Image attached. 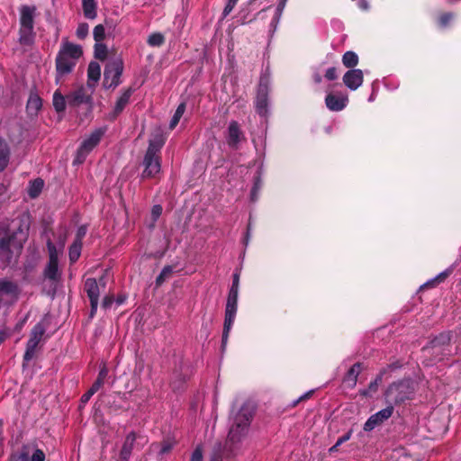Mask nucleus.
Segmentation results:
<instances>
[{"mask_svg": "<svg viewBox=\"0 0 461 461\" xmlns=\"http://www.w3.org/2000/svg\"><path fill=\"white\" fill-rule=\"evenodd\" d=\"M236 5L237 3L227 0V4L222 12V19L226 18L231 13Z\"/></svg>", "mask_w": 461, "mask_h": 461, "instance_id": "obj_52", "label": "nucleus"}, {"mask_svg": "<svg viewBox=\"0 0 461 461\" xmlns=\"http://www.w3.org/2000/svg\"><path fill=\"white\" fill-rule=\"evenodd\" d=\"M190 461H203V452L199 447L194 450Z\"/></svg>", "mask_w": 461, "mask_h": 461, "instance_id": "obj_57", "label": "nucleus"}, {"mask_svg": "<svg viewBox=\"0 0 461 461\" xmlns=\"http://www.w3.org/2000/svg\"><path fill=\"white\" fill-rule=\"evenodd\" d=\"M135 89L131 86L123 90L122 94L117 99L113 112L110 113V119L115 120L124 110L130 102L131 96L134 93Z\"/></svg>", "mask_w": 461, "mask_h": 461, "instance_id": "obj_17", "label": "nucleus"}, {"mask_svg": "<svg viewBox=\"0 0 461 461\" xmlns=\"http://www.w3.org/2000/svg\"><path fill=\"white\" fill-rule=\"evenodd\" d=\"M68 99L61 95L59 91H56L53 95V106L58 113H62L66 109V104Z\"/></svg>", "mask_w": 461, "mask_h": 461, "instance_id": "obj_35", "label": "nucleus"}, {"mask_svg": "<svg viewBox=\"0 0 461 461\" xmlns=\"http://www.w3.org/2000/svg\"><path fill=\"white\" fill-rule=\"evenodd\" d=\"M254 406L249 402H245L234 416V421L228 433V441L235 443L240 440L245 435L252 417L254 415Z\"/></svg>", "mask_w": 461, "mask_h": 461, "instance_id": "obj_3", "label": "nucleus"}, {"mask_svg": "<svg viewBox=\"0 0 461 461\" xmlns=\"http://www.w3.org/2000/svg\"><path fill=\"white\" fill-rule=\"evenodd\" d=\"M144 439V443L147 442V439L140 435H138L134 431H131L125 438L124 442L122 446V448L119 453V458L117 461H129L136 440Z\"/></svg>", "mask_w": 461, "mask_h": 461, "instance_id": "obj_14", "label": "nucleus"}, {"mask_svg": "<svg viewBox=\"0 0 461 461\" xmlns=\"http://www.w3.org/2000/svg\"><path fill=\"white\" fill-rule=\"evenodd\" d=\"M163 145H164V140L162 139L151 140L149 142V147H148L146 152L151 151L152 155L154 157H159L158 154H159L160 149H162Z\"/></svg>", "mask_w": 461, "mask_h": 461, "instance_id": "obj_37", "label": "nucleus"}, {"mask_svg": "<svg viewBox=\"0 0 461 461\" xmlns=\"http://www.w3.org/2000/svg\"><path fill=\"white\" fill-rule=\"evenodd\" d=\"M89 26L86 23L78 24L76 35L79 40H84L88 35Z\"/></svg>", "mask_w": 461, "mask_h": 461, "instance_id": "obj_45", "label": "nucleus"}, {"mask_svg": "<svg viewBox=\"0 0 461 461\" xmlns=\"http://www.w3.org/2000/svg\"><path fill=\"white\" fill-rule=\"evenodd\" d=\"M185 376H182L181 375H178L177 377H176L172 382H171V386L173 388V390H179L182 386V384L185 383Z\"/></svg>", "mask_w": 461, "mask_h": 461, "instance_id": "obj_51", "label": "nucleus"}, {"mask_svg": "<svg viewBox=\"0 0 461 461\" xmlns=\"http://www.w3.org/2000/svg\"><path fill=\"white\" fill-rule=\"evenodd\" d=\"M268 95H269V86L267 82L263 79H260V82L258 86L257 95L255 97V108L256 112L260 116H266L267 113V106H268Z\"/></svg>", "mask_w": 461, "mask_h": 461, "instance_id": "obj_11", "label": "nucleus"}, {"mask_svg": "<svg viewBox=\"0 0 461 461\" xmlns=\"http://www.w3.org/2000/svg\"><path fill=\"white\" fill-rule=\"evenodd\" d=\"M147 42L149 46L160 47L165 42V37L160 32H154L149 36Z\"/></svg>", "mask_w": 461, "mask_h": 461, "instance_id": "obj_40", "label": "nucleus"}, {"mask_svg": "<svg viewBox=\"0 0 461 461\" xmlns=\"http://www.w3.org/2000/svg\"><path fill=\"white\" fill-rule=\"evenodd\" d=\"M342 63L346 68L353 69L358 63V56L354 51H347L342 56Z\"/></svg>", "mask_w": 461, "mask_h": 461, "instance_id": "obj_32", "label": "nucleus"}, {"mask_svg": "<svg viewBox=\"0 0 461 461\" xmlns=\"http://www.w3.org/2000/svg\"><path fill=\"white\" fill-rule=\"evenodd\" d=\"M386 368L381 369L379 374L375 376V378L369 383L368 388L361 391L360 394L366 397L371 396V394L374 393H376L379 385L383 382L384 375L386 374Z\"/></svg>", "mask_w": 461, "mask_h": 461, "instance_id": "obj_25", "label": "nucleus"}, {"mask_svg": "<svg viewBox=\"0 0 461 461\" xmlns=\"http://www.w3.org/2000/svg\"><path fill=\"white\" fill-rule=\"evenodd\" d=\"M103 135L104 131L101 129L95 130L87 139L82 141L80 146L90 153L98 145Z\"/></svg>", "mask_w": 461, "mask_h": 461, "instance_id": "obj_22", "label": "nucleus"}, {"mask_svg": "<svg viewBox=\"0 0 461 461\" xmlns=\"http://www.w3.org/2000/svg\"><path fill=\"white\" fill-rule=\"evenodd\" d=\"M88 154H89L88 151H86L81 146H79L77 150V155H76V158L74 159L73 164H82V163H84V161L86 160V158Z\"/></svg>", "mask_w": 461, "mask_h": 461, "instance_id": "obj_46", "label": "nucleus"}, {"mask_svg": "<svg viewBox=\"0 0 461 461\" xmlns=\"http://www.w3.org/2000/svg\"><path fill=\"white\" fill-rule=\"evenodd\" d=\"M453 339V331L447 330L440 332L433 337L429 343L422 348L425 356L431 357L432 361L438 362L448 359L452 355L451 340Z\"/></svg>", "mask_w": 461, "mask_h": 461, "instance_id": "obj_2", "label": "nucleus"}, {"mask_svg": "<svg viewBox=\"0 0 461 461\" xmlns=\"http://www.w3.org/2000/svg\"><path fill=\"white\" fill-rule=\"evenodd\" d=\"M351 435H352V431L349 430L343 436L339 437L337 440V446H340L343 443H345L346 441L349 440V438H351Z\"/></svg>", "mask_w": 461, "mask_h": 461, "instance_id": "obj_60", "label": "nucleus"}, {"mask_svg": "<svg viewBox=\"0 0 461 461\" xmlns=\"http://www.w3.org/2000/svg\"><path fill=\"white\" fill-rule=\"evenodd\" d=\"M10 461H29V453L25 450L22 452L13 455L10 458Z\"/></svg>", "mask_w": 461, "mask_h": 461, "instance_id": "obj_50", "label": "nucleus"}, {"mask_svg": "<svg viewBox=\"0 0 461 461\" xmlns=\"http://www.w3.org/2000/svg\"><path fill=\"white\" fill-rule=\"evenodd\" d=\"M48 328V322L45 319L36 323L31 332L30 338L26 343V349L23 358V366L27 365L35 356L39 343L42 339Z\"/></svg>", "mask_w": 461, "mask_h": 461, "instance_id": "obj_6", "label": "nucleus"}, {"mask_svg": "<svg viewBox=\"0 0 461 461\" xmlns=\"http://www.w3.org/2000/svg\"><path fill=\"white\" fill-rule=\"evenodd\" d=\"M393 410V406L387 405L384 409L371 415L365 422L363 429L366 432H369L373 430L375 427L380 426L385 420L392 417Z\"/></svg>", "mask_w": 461, "mask_h": 461, "instance_id": "obj_13", "label": "nucleus"}, {"mask_svg": "<svg viewBox=\"0 0 461 461\" xmlns=\"http://www.w3.org/2000/svg\"><path fill=\"white\" fill-rule=\"evenodd\" d=\"M348 103V97L342 93H329L325 97V104L330 111L340 112Z\"/></svg>", "mask_w": 461, "mask_h": 461, "instance_id": "obj_15", "label": "nucleus"}, {"mask_svg": "<svg viewBox=\"0 0 461 461\" xmlns=\"http://www.w3.org/2000/svg\"><path fill=\"white\" fill-rule=\"evenodd\" d=\"M26 240V234L21 228L17 231L6 232L0 237V251L14 249L21 251Z\"/></svg>", "mask_w": 461, "mask_h": 461, "instance_id": "obj_8", "label": "nucleus"}, {"mask_svg": "<svg viewBox=\"0 0 461 461\" xmlns=\"http://www.w3.org/2000/svg\"><path fill=\"white\" fill-rule=\"evenodd\" d=\"M47 248L49 252V261L44 268L43 275L46 279L58 281L61 276L59 271V252L50 239L47 240Z\"/></svg>", "mask_w": 461, "mask_h": 461, "instance_id": "obj_7", "label": "nucleus"}, {"mask_svg": "<svg viewBox=\"0 0 461 461\" xmlns=\"http://www.w3.org/2000/svg\"><path fill=\"white\" fill-rule=\"evenodd\" d=\"M123 72V60L120 56L111 57L104 71L103 86L104 88L114 89L121 84V77Z\"/></svg>", "mask_w": 461, "mask_h": 461, "instance_id": "obj_5", "label": "nucleus"}, {"mask_svg": "<svg viewBox=\"0 0 461 461\" xmlns=\"http://www.w3.org/2000/svg\"><path fill=\"white\" fill-rule=\"evenodd\" d=\"M114 302V296L113 294H109L107 295H105L102 301V303H101V306L102 308H104V310H107L109 308H111V306L113 305Z\"/></svg>", "mask_w": 461, "mask_h": 461, "instance_id": "obj_49", "label": "nucleus"}, {"mask_svg": "<svg viewBox=\"0 0 461 461\" xmlns=\"http://www.w3.org/2000/svg\"><path fill=\"white\" fill-rule=\"evenodd\" d=\"M14 258V251L12 249L0 251V260L6 265H10Z\"/></svg>", "mask_w": 461, "mask_h": 461, "instance_id": "obj_47", "label": "nucleus"}, {"mask_svg": "<svg viewBox=\"0 0 461 461\" xmlns=\"http://www.w3.org/2000/svg\"><path fill=\"white\" fill-rule=\"evenodd\" d=\"M85 234H86V229L84 227H80L77 233V239L76 241H81V239L85 236Z\"/></svg>", "mask_w": 461, "mask_h": 461, "instance_id": "obj_64", "label": "nucleus"}, {"mask_svg": "<svg viewBox=\"0 0 461 461\" xmlns=\"http://www.w3.org/2000/svg\"><path fill=\"white\" fill-rule=\"evenodd\" d=\"M94 40L95 42H102L105 38V29L103 24H97L93 32Z\"/></svg>", "mask_w": 461, "mask_h": 461, "instance_id": "obj_42", "label": "nucleus"}, {"mask_svg": "<svg viewBox=\"0 0 461 461\" xmlns=\"http://www.w3.org/2000/svg\"><path fill=\"white\" fill-rule=\"evenodd\" d=\"M176 445V441L172 438H167L158 444H154L155 447H158V456L161 460L164 456L168 455L174 447Z\"/></svg>", "mask_w": 461, "mask_h": 461, "instance_id": "obj_26", "label": "nucleus"}, {"mask_svg": "<svg viewBox=\"0 0 461 461\" xmlns=\"http://www.w3.org/2000/svg\"><path fill=\"white\" fill-rule=\"evenodd\" d=\"M142 165L144 166V170L141 173V178H153L160 172L161 158L154 157L151 151L146 152Z\"/></svg>", "mask_w": 461, "mask_h": 461, "instance_id": "obj_12", "label": "nucleus"}, {"mask_svg": "<svg viewBox=\"0 0 461 461\" xmlns=\"http://www.w3.org/2000/svg\"><path fill=\"white\" fill-rule=\"evenodd\" d=\"M240 285V274L234 273L232 276V284L230 290L239 291Z\"/></svg>", "mask_w": 461, "mask_h": 461, "instance_id": "obj_58", "label": "nucleus"}, {"mask_svg": "<svg viewBox=\"0 0 461 461\" xmlns=\"http://www.w3.org/2000/svg\"><path fill=\"white\" fill-rule=\"evenodd\" d=\"M82 9L86 19L94 20L97 16V4L95 0H82Z\"/></svg>", "mask_w": 461, "mask_h": 461, "instance_id": "obj_28", "label": "nucleus"}, {"mask_svg": "<svg viewBox=\"0 0 461 461\" xmlns=\"http://www.w3.org/2000/svg\"><path fill=\"white\" fill-rule=\"evenodd\" d=\"M11 149L7 141L0 137V172H3L9 164Z\"/></svg>", "mask_w": 461, "mask_h": 461, "instance_id": "obj_23", "label": "nucleus"}, {"mask_svg": "<svg viewBox=\"0 0 461 461\" xmlns=\"http://www.w3.org/2000/svg\"><path fill=\"white\" fill-rule=\"evenodd\" d=\"M44 185V182L41 178H36L30 182L28 188V194L31 198H36L40 195Z\"/></svg>", "mask_w": 461, "mask_h": 461, "instance_id": "obj_30", "label": "nucleus"}, {"mask_svg": "<svg viewBox=\"0 0 461 461\" xmlns=\"http://www.w3.org/2000/svg\"><path fill=\"white\" fill-rule=\"evenodd\" d=\"M94 50H95V58L101 60V61H104L107 59V47L105 44L102 43V42H95V47H94Z\"/></svg>", "mask_w": 461, "mask_h": 461, "instance_id": "obj_39", "label": "nucleus"}, {"mask_svg": "<svg viewBox=\"0 0 461 461\" xmlns=\"http://www.w3.org/2000/svg\"><path fill=\"white\" fill-rule=\"evenodd\" d=\"M0 290L7 294H16L18 286L12 281L3 280L0 281Z\"/></svg>", "mask_w": 461, "mask_h": 461, "instance_id": "obj_41", "label": "nucleus"}, {"mask_svg": "<svg viewBox=\"0 0 461 461\" xmlns=\"http://www.w3.org/2000/svg\"><path fill=\"white\" fill-rule=\"evenodd\" d=\"M237 312L235 311H227L225 310V316H224V323H223V330H222V337H221V348L222 350L225 349L229 334L231 330V327L234 323L235 318H236Z\"/></svg>", "mask_w": 461, "mask_h": 461, "instance_id": "obj_21", "label": "nucleus"}, {"mask_svg": "<svg viewBox=\"0 0 461 461\" xmlns=\"http://www.w3.org/2000/svg\"><path fill=\"white\" fill-rule=\"evenodd\" d=\"M325 77L330 81L335 80L338 77L336 68L332 67L328 68L325 73Z\"/></svg>", "mask_w": 461, "mask_h": 461, "instance_id": "obj_56", "label": "nucleus"}, {"mask_svg": "<svg viewBox=\"0 0 461 461\" xmlns=\"http://www.w3.org/2000/svg\"><path fill=\"white\" fill-rule=\"evenodd\" d=\"M81 249V241H74V243L69 247L68 257L71 263H75L79 258Z\"/></svg>", "mask_w": 461, "mask_h": 461, "instance_id": "obj_36", "label": "nucleus"}, {"mask_svg": "<svg viewBox=\"0 0 461 461\" xmlns=\"http://www.w3.org/2000/svg\"><path fill=\"white\" fill-rule=\"evenodd\" d=\"M83 50L79 45L65 41L57 54L55 59L56 65V81L70 74L77 65V60L82 57Z\"/></svg>", "mask_w": 461, "mask_h": 461, "instance_id": "obj_1", "label": "nucleus"}, {"mask_svg": "<svg viewBox=\"0 0 461 461\" xmlns=\"http://www.w3.org/2000/svg\"><path fill=\"white\" fill-rule=\"evenodd\" d=\"M97 280V283L99 285V287L102 289V288H104L105 285H106V276L105 275H102Z\"/></svg>", "mask_w": 461, "mask_h": 461, "instance_id": "obj_63", "label": "nucleus"}, {"mask_svg": "<svg viewBox=\"0 0 461 461\" xmlns=\"http://www.w3.org/2000/svg\"><path fill=\"white\" fill-rule=\"evenodd\" d=\"M450 274V271H443L440 274H438L434 279L427 282L425 284L426 286L433 287L440 283H442Z\"/></svg>", "mask_w": 461, "mask_h": 461, "instance_id": "obj_44", "label": "nucleus"}, {"mask_svg": "<svg viewBox=\"0 0 461 461\" xmlns=\"http://www.w3.org/2000/svg\"><path fill=\"white\" fill-rule=\"evenodd\" d=\"M92 98L86 95L84 87H80L74 91L71 95H68V104L70 106H79L82 104H91Z\"/></svg>", "mask_w": 461, "mask_h": 461, "instance_id": "obj_20", "label": "nucleus"}, {"mask_svg": "<svg viewBox=\"0 0 461 461\" xmlns=\"http://www.w3.org/2000/svg\"><path fill=\"white\" fill-rule=\"evenodd\" d=\"M87 77H88V84L90 85V81H94L96 83L101 77V68L100 65L95 61H91L87 68Z\"/></svg>", "mask_w": 461, "mask_h": 461, "instance_id": "obj_29", "label": "nucleus"}, {"mask_svg": "<svg viewBox=\"0 0 461 461\" xmlns=\"http://www.w3.org/2000/svg\"><path fill=\"white\" fill-rule=\"evenodd\" d=\"M287 0H279L278 5L276 9V14L272 19V23L276 24L279 23L280 18L282 16L283 11L286 5Z\"/></svg>", "mask_w": 461, "mask_h": 461, "instance_id": "obj_43", "label": "nucleus"}, {"mask_svg": "<svg viewBox=\"0 0 461 461\" xmlns=\"http://www.w3.org/2000/svg\"><path fill=\"white\" fill-rule=\"evenodd\" d=\"M258 189H259V179L258 178L251 189V192H250L252 201H255L257 199Z\"/></svg>", "mask_w": 461, "mask_h": 461, "instance_id": "obj_59", "label": "nucleus"}, {"mask_svg": "<svg viewBox=\"0 0 461 461\" xmlns=\"http://www.w3.org/2000/svg\"><path fill=\"white\" fill-rule=\"evenodd\" d=\"M172 266H165L161 270L160 274L156 278V285L160 286L167 279H168L173 274Z\"/></svg>", "mask_w": 461, "mask_h": 461, "instance_id": "obj_38", "label": "nucleus"}, {"mask_svg": "<svg viewBox=\"0 0 461 461\" xmlns=\"http://www.w3.org/2000/svg\"><path fill=\"white\" fill-rule=\"evenodd\" d=\"M104 384L99 383V381H95L91 387L89 388L94 393H95Z\"/></svg>", "mask_w": 461, "mask_h": 461, "instance_id": "obj_62", "label": "nucleus"}, {"mask_svg": "<svg viewBox=\"0 0 461 461\" xmlns=\"http://www.w3.org/2000/svg\"><path fill=\"white\" fill-rule=\"evenodd\" d=\"M162 206L159 205V204H156L152 207L151 209V216L153 218L154 221H157L158 219V217L161 215L162 213Z\"/></svg>", "mask_w": 461, "mask_h": 461, "instance_id": "obj_55", "label": "nucleus"}, {"mask_svg": "<svg viewBox=\"0 0 461 461\" xmlns=\"http://www.w3.org/2000/svg\"><path fill=\"white\" fill-rule=\"evenodd\" d=\"M84 290L90 302V318H94L97 312L101 293V288L99 287L97 280L92 277L87 278L85 281Z\"/></svg>", "mask_w": 461, "mask_h": 461, "instance_id": "obj_9", "label": "nucleus"}, {"mask_svg": "<svg viewBox=\"0 0 461 461\" xmlns=\"http://www.w3.org/2000/svg\"><path fill=\"white\" fill-rule=\"evenodd\" d=\"M42 107V100L41 98L34 93H31L27 104H26V112L30 116H36L39 111Z\"/></svg>", "mask_w": 461, "mask_h": 461, "instance_id": "obj_24", "label": "nucleus"}, {"mask_svg": "<svg viewBox=\"0 0 461 461\" xmlns=\"http://www.w3.org/2000/svg\"><path fill=\"white\" fill-rule=\"evenodd\" d=\"M361 366L360 362H357L347 372L344 382L348 383L350 387H354L357 384V377L361 372Z\"/></svg>", "mask_w": 461, "mask_h": 461, "instance_id": "obj_27", "label": "nucleus"}, {"mask_svg": "<svg viewBox=\"0 0 461 461\" xmlns=\"http://www.w3.org/2000/svg\"><path fill=\"white\" fill-rule=\"evenodd\" d=\"M455 14L452 12H442L438 14L437 17V25L441 28H447L450 25V23L454 20Z\"/></svg>", "mask_w": 461, "mask_h": 461, "instance_id": "obj_31", "label": "nucleus"}, {"mask_svg": "<svg viewBox=\"0 0 461 461\" xmlns=\"http://www.w3.org/2000/svg\"><path fill=\"white\" fill-rule=\"evenodd\" d=\"M95 393L90 390L88 389L80 398V405H79V408H82L85 406L86 403L88 402V401L91 399V397L94 395Z\"/></svg>", "mask_w": 461, "mask_h": 461, "instance_id": "obj_53", "label": "nucleus"}, {"mask_svg": "<svg viewBox=\"0 0 461 461\" xmlns=\"http://www.w3.org/2000/svg\"><path fill=\"white\" fill-rule=\"evenodd\" d=\"M37 8L35 5H23L19 8L20 18L19 25L33 26L35 25V15Z\"/></svg>", "mask_w": 461, "mask_h": 461, "instance_id": "obj_18", "label": "nucleus"}, {"mask_svg": "<svg viewBox=\"0 0 461 461\" xmlns=\"http://www.w3.org/2000/svg\"><path fill=\"white\" fill-rule=\"evenodd\" d=\"M238 296H239V291H235V290L229 291L225 310L237 312V310H238Z\"/></svg>", "mask_w": 461, "mask_h": 461, "instance_id": "obj_34", "label": "nucleus"}, {"mask_svg": "<svg viewBox=\"0 0 461 461\" xmlns=\"http://www.w3.org/2000/svg\"><path fill=\"white\" fill-rule=\"evenodd\" d=\"M186 108V104L185 102H182L178 104L170 122H169V129L173 130L176 128V126L178 124L181 117L183 116L185 111Z\"/></svg>", "mask_w": 461, "mask_h": 461, "instance_id": "obj_33", "label": "nucleus"}, {"mask_svg": "<svg viewBox=\"0 0 461 461\" xmlns=\"http://www.w3.org/2000/svg\"><path fill=\"white\" fill-rule=\"evenodd\" d=\"M18 41L22 46H32L35 42L36 32L33 26L19 25Z\"/></svg>", "mask_w": 461, "mask_h": 461, "instance_id": "obj_19", "label": "nucleus"}, {"mask_svg": "<svg viewBox=\"0 0 461 461\" xmlns=\"http://www.w3.org/2000/svg\"><path fill=\"white\" fill-rule=\"evenodd\" d=\"M414 393L413 383L411 379H402L392 383L384 392V399L388 405H400L411 400Z\"/></svg>", "mask_w": 461, "mask_h": 461, "instance_id": "obj_4", "label": "nucleus"}, {"mask_svg": "<svg viewBox=\"0 0 461 461\" xmlns=\"http://www.w3.org/2000/svg\"><path fill=\"white\" fill-rule=\"evenodd\" d=\"M313 393V391H309L307 393H305L304 394H303L301 397H299L294 403H293V406H296L300 402H303V401H306L308 399L311 398V396L312 395Z\"/></svg>", "mask_w": 461, "mask_h": 461, "instance_id": "obj_61", "label": "nucleus"}, {"mask_svg": "<svg viewBox=\"0 0 461 461\" xmlns=\"http://www.w3.org/2000/svg\"><path fill=\"white\" fill-rule=\"evenodd\" d=\"M225 138L228 146L233 150L239 149L240 144L246 140L245 134L237 121L230 122Z\"/></svg>", "mask_w": 461, "mask_h": 461, "instance_id": "obj_10", "label": "nucleus"}, {"mask_svg": "<svg viewBox=\"0 0 461 461\" xmlns=\"http://www.w3.org/2000/svg\"><path fill=\"white\" fill-rule=\"evenodd\" d=\"M44 460H45L44 452L40 448L35 449V451L33 452V454L32 456L31 461H44Z\"/></svg>", "mask_w": 461, "mask_h": 461, "instance_id": "obj_54", "label": "nucleus"}, {"mask_svg": "<svg viewBox=\"0 0 461 461\" xmlns=\"http://www.w3.org/2000/svg\"><path fill=\"white\" fill-rule=\"evenodd\" d=\"M364 81V75L361 69H349L343 76V83L350 90H357Z\"/></svg>", "mask_w": 461, "mask_h": 461, "instance_id": "obj_16", "label": "nucleus"}, {"mask_svg": "<svg viewBox=\"0 0 461 461\" xmlns=\"http://www.w3.org/2000/svg\"><path fill=\"white\" fill-rule=\"evenodd\" d=\"M108 374H109V370L106 366L105 364H103L101 366H100V369H99V373H98V375L96 377V381H99V383H101L102 384H104L105 380L107 379L108 377Z\"/></svg>", "mask_w": 461, "mask_h": 461, "instance_id": "obj_48", "label": "nucleus"}]
</instances>
